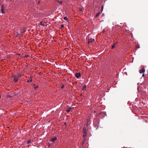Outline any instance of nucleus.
<instances>
[{"mask_svg":"<svg viewBox=\"0 0 148 148\" xmlns=\"http://www.w3.org/2000/svg\"><path fill=\"white\" fill-rule=\"evenodd\" d=\"M83 137L85 138V137L86 136V134L87 131L86 129L85 128H84L83 129Z\"/></svg>","mask_w":148,"mask_h":148,"instance_id":"obj_1","label":"nucleus"},{"mask_svg":"<svg viewBox=\"0 0 148 148\" xmlns=\"http://www.w3.org/2000/svg\"><path fill=\"white\" fill-rule=\"evenodd\" d=\"M12 77L14 78L13 80L15 82H16L18 81V78L17 76L16 75L12 76Z\"/></svg>","mask_w":148,"mask_h":148,"instance_id":"obj_2","label":"nucleus"},{"mask_svg":"<svg viewBox=\"0 0 148 148\" xmlns=\"http://www.w3.org/2000/svg\"><path fill=\"white\" fill-rule=\"evenodd\" d=\"M88 44L90 43H91L93 42H94L95 40L94 39H92V38H89L88 39Z\"/></svg>","mask_w":148,"mask_h":148,"instance_id":"obj_3","label":"nucleus"},{"mask_svg":"<svg viewBox=\"0 0 148 148\" xmlns=\"http://www.w3.org/2000/svg\"><path fill=\"white\" fill-rule=\"evenodd\" d=\"M145 71V68H143V69H141L139 70V72L140 73H144Z\"/></svg>","mask_w":148,"mask_h":148,"instance_id":"obj_4","label":"nucleus"},{"mask_svg":"<svg viewBox=\"0 0 148 148\" xmlns=\"http://www.w3.org/2000/svg\"><path fill=\"white\" fill-rule=\"evenodd\" d=\"M1 12L3 13H4V8L3 5H2L1 6Z\"/></svg>","mask_w":148,"mask_h":148,"instance_id":"obj_5","label":"nucleus"},{"mask_svg":"<svg viewBox=\"0 0 148 148\" xmlns=\"http://www.w3.org/2000/svg\"><path fill=\"white\" fill-rule=\"evenodd\" d=\"M76 77L77 78H79L81 76V74L80 73H77L75 74V75Z\"/></svg>","mask_w":148,"mask_h":148,"instance_id":"obj_6","label":"nucleus"},{"mask_svg":"<svg viewBox=\"0 0 148 148\" xmlns=\"http://www.w3.org/2000/svg\"><path fill=\"white\" fill-rule=\"evenodd\" d=\"M57 139V138L56 137H55L54 138H52L51 139V141L53 142L56 140Z\"/></svg>","mask_w":148,"mask_h":148,"instance_id":"obj_7","label":"nucleus"},{"mask_svg":"<svg viewBox=\"0 0 148 148\" xmlns=\"http://www.w3.org/2000/svg\"><path fill=\"white\" fill-rule=\"evenodd\" d=\"M71 109V108L70 107L68 109L66 110V112L68 113L69 112H70Z\"/></svg>","mask_w":148,"mask_h":148,"instance_id":"obj_8","label":"nucleus"},{"mask_svg":"<svg viewBox=\"0 0 148 148\" xmlns=\"http://www.w3.org/2000/svg\"><path fill=\"white\" fill-rule=\"evenodd\" d=\"M86 86V85H84L82 89V90H85V89Z\"/></svg>","mask_w":148,"mask_h":148,"instance_id":"obj_9","label":"nucleus"},{"mask_svg":"<svg viewBox=\"0 0 148 148\" xmlns=\"http://www.w3.org/2000/svg\"><path fill=\"white\" fill-rule=\"evenodd\" d=\"M100 12H99L95 16V17H97L101 14Z\"/></svg>","mask_w":148,"mask_h":148,"instance_id":"obj_10","label":"nucleus"},{"mask_svg":"<svg viewBox=\"0 0 148 148\" xmlns=\"http://www.w3.org/2000/svg\"><path fill=\"white\" fill-rule=\"evenodd\" d=\"M32 81V79L31 78V77L29 79V80H28L27 81V82H31Z\"/></svg>","mask_w":148,"mask_h":148,"instance_id":"obj_11","label":"nucleus"},{"mask_svg":"<svg viewBox=\"0 0 148 148\" xmlns=\"http://www.w3.org/2000/svg\"><path fill=\"white\" fill-rule=\"evenodd\" d=\"M63 19L64 20L66 21H67L68 20V18H67V17H64L63 18Z\"/></svg>","mask_w":148,"mask_h":148,"instance_id":"obj_12","label":"nucleus"},{"mask_svg":"<svg viewBox=\"0 0 148 148\" xmlns=\"http://www.w3.org/2000/svg\"><path fill=\"white\" fill-rule=\"evenodd\" d=\"M57 2H58L60 4H62V1H57Z\"/></svg>","mask_w":148,"mask_h":148,"instance_id":"obj_13","label":"nucleus"},{"mask_svg":"<svg viewBox=\"0 0 148 148\" xmlns=\"http://www.w3.org/2000/svg\"><path fill=\"white\" fill-rule=\"evenodd\" d=\"M115 43H114V45H113L112 46V49H113V48H114V47H115V46H114V45H115Z\"/></svg>","mask_w":148,"mask_h":148,"instance_id":"obj_14","label":"nucleus"},{"mask_svg":"<svg viewBox=\"0 0 148 148\" xmlns=\"http://www.w3.org/2000/svg\"><path fill=\"white\" fill-rule=\"evenodd\" d=\"M31 142V140H29L27 141V143L29 144Z\"/></svg>","mask_w":148,"mask_h":148,"instance_id":"obj_15","label":"nucleus"},{"mask_svg":"<svg viewBox=\"0 0 148 148\" xmlns=\"http://www.w3.org/2000/svg\"><path fill=\"white\" fill-rule=\"evenodd\" d=\"M18 77V78H19V77H21V75L20 74H19L18 76H17Z\"/></svg>","mask_w":148,"mask_h":148,"instance_id":"obj_16","label":"nucleus"},{"mask_svg":"<svg viewBox=\"0 0 148 148\" xmlns=\"http://www.w3.org/2000/svg\"><path fill=\"white\" fill-rule=\"evenodd\" d=\"M38 86H36L34 87V88L35 89H36L37 88H38Z\"/></svg>","mask_w":148,"mask_h":148,"instance_id":"obj_17","label":"nucleus"},{"mask_svg":"<svg viewBox=\"0 0 148 148\" xmlns=\"http://www.w3.org/2000/svg\"><path fill=\"white\" fill-rule=\"evenodd\" d=\"M61 28H62L64 27V25L63 24H62L61 25Z\"/></svg>","mask_w":148,"mask_h":148,"instance_id":"obj_18","label":"nucleus"},{"mask_svg":"<svg viewBox=\"0 0 148 148\" xmlns=\"http://www.w3.org/2000/svg\"><path fill=\"white\" fill-rule=\"evenodd\" d=\"M40 24L41 25H42V26H43V24L42 23V22H40Z\"/></svg>","mask_w":148,"mask_h":148,"instance_id":"obj_19","label":"nucleus"},{"mask_svg":"<svg viewBox=\"0 0 148 148\" xmlns=\"http://www.w3.org/2000/svg\"><path fill=\"white\" fill-rule=\"evenodd\" d=\"M41 3V1H39L38 2V4H40Z\"/></svg>","mask_w":148,"mask_h":148,"instance_id":"obj_20","label":"nucleus"},{"mask_svg":"<svg viewBox=\"0 0 148 148\" xmlns=\"http://www.w3.org/2000/svg\"><path fill=\"white\" fill-rule=\"evenodd\" d=\"M64 86L63 85H62V87H61V88L62 89L64 88Z\"/></svg>","mask_w":148,"mask_h":148,"instance_id":"obj_21","label":"nucleus"},{"mask_svg":"<svg viewBox=\"0 0 148 148\" xmlns=\"http://www.w3.org/2000/svg\"><path fill=\"white\" fill-rule=\"evenodd\" d=\"M79 11H82V9H79Z\"/></svg>","mask_w":148,"mask_h":148,"instance_id":"obj_22","label":"nucleus"},{"mask_svg":"<svg viewBox=\"0 0 148 148\" xmlns=\"http://www.w3.org/2000/svg\"><path fill=\"white\" fill-rule=\"evenodd\" d=\"M103 6H102L101 7V9H102V10H101V11H102L103 10Z\"/></svg>","mask_w":148,"mask_h":148,"instance_id":"obj_23","label":"nucleus"},{"mask_svg":"<svg viewBox=\"0 0 148 148\" xmlns=\"http://www.w3.org/2000/svg\"><path fill=\"white\" fill-rule=\"evenodd\" d=\"M142 76L143 77L144 76V73H143V75H142Z\"/></svg>","mask_w":148,"mask_h":148,"instance_id":"obj_24","label":"nucleus"},{"mask_svg":"<svg viewBox=\"0 0 148 148\" xmlns=\"http://www.w3.org/2000/svg\"><path fill=\"white\" fill-rule=\"evenodd\" d=\"M34 86H35V84H34Z\"/></svg>","mask_w":148,"mask_h":148,"instance_id":"obj_25","label":"nucleus"},{"mask_svg":"<svg viewBox=\"0 0 148 148\" xmlns=\"http://www.w3.org/2000/svg\"><path fill=\"white\" fill-rule=\"evenodd\" d=\"M137 48H138L139 47H137Z\"/></svg>","mask_w":148,"mask_h":148,"instance_id":"obj_26","label":"nucleus"},{"mask_svg":"<svg viewBox=\"0 0 148 148\" xmlns=\"http://www.w3.org/2000/svg\"><path fill=\"white\" fill-rule=\"evenodd\" d=\"M137 48H138L139 47H137Z\"/></svg>","mask_w":148,"mask_h":148,"instance_id":"obj_27","label":"nucleus"}]
</instances>
